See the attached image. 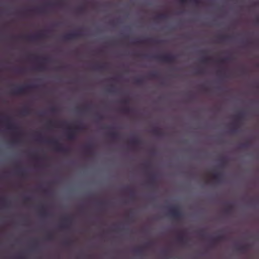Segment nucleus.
Segmentation results:
<instances>
[{"label":"nucleus","instance_id":"4c0bfd02","mask_svg":"<svg viewBox=\"0 0 259 259\" xmlns=\"http://www.w3.org/2000/svg\"><path fill=\"white\" fill-rule=\"evenodd\" d=\"M204 73L203 70L201 69H197L196 71V74H203Z\"/></svg>","mask_w":259,"mask_h":259},{"label":"nucleus","instance_id":"6e6552de","mask_svg":"<svg viewBox=\"0 0 259 259\" xmlns=\"http://www.w3.org/2000/svg\"><path fill=\"white\" fill-rule=\"evenodd\" d=\"M224 239L225 236L224 235H218L211 240L210 243V246L211 247H213L217 242L223 241Z\"/></svg>","mask_w":259,"mask_h":259},{"label":"nucleus","instance_id":"e433bc0d","mask_svg":"<svg viewBox=\"0 0 259 259\" xmlns=\"http://www.w3.org/2000/svg\"><path fill=\"white\" fill-rule=\"evenodd\" d=\"M46 238L48 240H53L54 239V236L52 234H49L47 235Z\"/></svg>","mask_w":259,"mask_h":259},{"label":"nucleus","instance_id":"a878e982","mask_svg":"<svg viewBox=\"0 0 259 259\" xmlns=\"http://www.w3.org/2000/svg\"><path fill=\"white\" fill-rule=\"evenodd\" d=\"M230 38V37L227 35H221L219 37V39L223 41L229 40Z\"/></svg>","mask_w":259,"mask_h":259},{"label":"nucleus","instance_id":"2f4dec72","mask_svg":"<svg viewBox=\"0 0 259 259\" xmlns=\"http://www.w3.org/2000/svg\"><path fill=\"white\" fill-rule=\"evenodd\" d=\"M211 60V59L208 57H205L201 60V62L204 63H207Z\"/></svg>","mask_w":259,"mask_h":259},{"label":"nucleus","instance_id":"79ce46f5","mask_svg":"<svg viewBox=\"0 0 259 259\" xmlns=\"http://www.w3.org/2000/svg\"><path fill=\"white\" fill-rule=\"evenodd\" d=\"M108 92H110V93H115V90H114V88L112 87L111 88L109 89L108 90Z\"/></svg>","mask_w":259,"mask_h":259},{"label":"nucleus","instance_id":"09e8293b","mask_svg":"<svg viewBox=\"0 0 259 259\" xmlns=\"http://www.w3.org/2000/svg\"><path fill=\"white\" fill-rule=\"evenodd\" d=\"M64 221L66 223H69L70 222V220L69 218H66L64 219Z\"/></svg>","mask_w":259,"mask_h":259},{"label":"nucleus","instance_id":"ea45409f","mask_svg":"<svg viewBox=\"0 0 259 259\" xmlns=\"http://www.w3.org/2000/svg\"><path fill=\"white\" fill-rule=\"evenodd\" d=\"M231 131L232 133H236L238 132V128H237V126H235V127H234L233 128H232Z\"/></svg>","mask_w":259,"mask_h":259},{"label":"nucleus","instance_id":"c9c22d12","mask_svg":"<svg viewBox=\"0 0 259 259\" xmlns=\"http://www.w3.org/2000/svg\"><path fill=\"white\" fill-rule=\"evenodd\" d=\"M79 111L80 112H88V111H89L90 110V107H86L84 108H82V109H78Z\"/></svg>","mask_w":259,"mask_h":259},{"label":"nucleus","instance_id":"13d9d810","mask_svg":"<svg viewBox=\"0 0 259 259\" xmlns=\"http://www.w3.org/2000/svg\"><path fill=\"white\" fill-rule=\"evenodd\" d=\"M62 228H67L68 227L67 226H62Z\"/></svg>","mask_w":259,"mask_h":259},{"label":"nucleus","instance_id":"0eeeda50","mask_svg":"<svg viewBox=\"0 0 259 259\" xmlns=\"http://www.w3.org/2000/svg\"><path fill=\"white\" fill-rule=\"evenodd\" d=\"M121 103L125 105V107L122 108V111L128 114L132 111V109L128 107L130 104V101L128 99H125L121 101Z\"/></svg>","mask_w":259,"mask_h":259},{"label":"nucleus","instance_id":"dca6fc26","mask_svg":"<svg viewBox=\"0 0 259 259\" xmlns=\"http://www.w3.org/2000/svg\"><path fill=\"white\" fill-rule=\"evenodd\" d=\"M131 144L134 146H138L141 144V141L138 138L132 139L131 142Z\"/></svg>","mask_w":259,"mask_h":259},{"label":"nucleus","instance_id":"052dcab7","mask_svg":"<svg viewBox=\"0 0 259 259\" xmlns=\"http://www.w3.org/2000/svg\"><path fill=\"white\" fill-rule=\"evenodd\" d=\"M131 196H133V192H132V191H131Z\"/></svg>","mask_w":259,"mask_h":259},{"label":"nucleus","instance_id":"c03bdc74","mask_svg":"<svg viewBox=\"0 0 259 259\" xmlns=\"http://www.w3.org/2000/svg\"><path fill=\"white\" fill-rule=\"evenodd\" d=\"M55 122H53L52 121H49L48 123V124L50 126H54Z\"/></svg>","mask_w":259,"mask_h":259},{"label":"nucleus","instance_id":"2eb2a0df","mask_svg":"<svg viewBox=\"0 0 259 259\" xmlns=\"http://www.w3.org/2000/svg\"><path fill=\"white\" fill-rule=\"evenodd\" d=\"M182 4H186L188 2H190L196 6H198L201 3V0H179Z\"/></svg>","mask_w":259,"mask_h":259},{"label":"nucleus","instance_id":"aec40b11","mask_svg":"<svg viewBox=\"0 0 259 259\" xmlns=\"http://www.w3.org/2000/svg\"><path fill=\"white\" fill-rule=\"evenodd\" d=\"M135 253L139 255L142 256L144 254V249L143 247H139L134 250Z\"/></svg>","mask_w":259,"mask_h":259},{"label":"nucleus","instance_id":"864d4df0","mask_svg":"<svg viewBox=\"0 0 259 259\" xmlns=\"http://www.w3.org/2000/svg\"><path fill=\"white\" fill-rule=\"evenodd\" d=\"M79 11H80V12H83V11H84V8H80L79 9Z\"/></svg>","mask_w":259,"mask_h":259},{"label":"nucleus","instance_id":"6e6d98bb","mask_svg":"<svg viewBox=\"0 0 259 259\" xmlns=\"http://www.w3.org/2000/svg\"><path fill=\"white\" fill-rule=\"evenodd\" d=\"M242 72L243 74H244L245 73V70L244 69H242Z\"/></svg>","mask_w":259,"mask_h":259},{"label":"nucleus","instance_id":"e2e57ef3","mask_svg":"<svg viewBox=\"0 0 259 259\" xmlns=\"http://www.w3.org/2000/svg\"><path fill=\"white\" fill-rule=\"evenodd\" d=\"M48 5V6H51L52 5H51V4H49Z\"/></svg>","mask_w":259,"mask_h":259},{"label":"nucleus","instance_id":"c756f323","mask_svg":"<svg viewBox=\"0 0 259 259\" xmlns=\"http://www.w3.org/2000/svg\"><path fill=\"white\" fill-rule=\"evenodd\" d=\"M244 116H245L244 113H243V112L240 113L239 114H238L237 115V120H242L244 118Z\"/></svg>","mask_w":259,"mask_h":259},{"label":"nucleus","instance_id":"f704fd0d","mask_svg":"<svg viewBox=\"0 0 259 259\" xmlns=\"http://www.w3.org/2000/svg\"><path fill=\"white\" fill-rule=\"evenodd\" d=\"M158 74L157 72H152L150 74L151 78H155L158 77Z\"/></svg>","mask_w":259,"mask_h":259},{"label":"nucleus","instance_id":"49530a36","mask_svg":"<svg viewBox=\"0 0 259 259\" xmlns=\"http://www.w3.org/2000/svg\"><path fill=\"white\" fill-rule=\"evenodd\" d=\"M24 200L25 202H28V201H30V197H26L24 198Z\"/></svg>","mask_w":259,"mask_h":259},{"label":"nucleus","instance_id":"423d86ee","mask_svg":"<svg viewBox=\"0 0 259 259\" xmlns=\"http://www.w3.org/2000/svg\"><path fill=\"white\" fill-rule=\"evenodd\" d=\"M45 37H46V36H45V34L39 33L37 35H33V36H24V38H25L28 40H35L36 39L45 38ZM16 37L20 38L23 37V36H17Z\"/></svg>","mask_w":259,"mask_h":259},{"label":"nucleus","instance_id":"20e7f679","mask_svg":"<svg viewBox=\"0 0 259 259\" xmlns=\"http://www.w3.org/2000/svg\"><path fill=\"white\" fill-rule=\"evenodd\" d=\"M35 88V86L34 85L21 86L13 90L12 93L14 95H22L26 92L27 89H31Z\"/></svg>","mask_w":259,"mask_h":259},{"label":"nucleus","instance_id":"8fccbe9b","mask_svg":"<svg viewBox=\"0 0 259 259\" xmlns=\"http://www.w3.org/2000/svg\"><path fill=\"white\" fill-rule=\"evenodd\" d=\"M200 235L201 236V237H202L204 238V237H205V234H204V233H202V232H201V233H200Z\"/></svg>","mask_w":259,"mask_h":259},{"label":"nucleus","instance_id":"4d7b16f0","mask_svg":"<svg viewBox=\"0 0 259 259\" xmlns=\"http://www.w3.org/2000/svg\"><path fill=\"white\" fill-rule=\"evenodd\" d=\"M18 71H19V72H22L23 69H19V70H18Z\"/></svg>","mask_w":259,"mask_h":259},{"label":"nucleus","instance_id":"bb28decb","mask_svg":"<svg viewBox=\"0 0 259 259\" xmlns=\"http://www.w3.org/2000/svg\"><path fill=\"white\" fill-rule=\"evenodd\" d=\"M40 210L41 215H42L43 217H47L48 215V214L45 211V208L43 206H41L40 207Z\"/></svg>","mask_w":259,"mask_h":259},{"label":"nucleus","instance_id":"7ed1b4c3","mask_svg":"<svg viewBox=\"0 0 259 259\" xmlns=\"http://www.w3.org/2000/svg\"><path fill=\"white\" fill-rule=\"evenodd\" d=\"M47 143L54 146L55 150L58 152L63 153H68L70 152V150L69 149L63 147L62 145L56 140H48L47 141Z\"/></svg>","mask_w":259,"mask_h":259},{"label":"nucleus","instance_id":"680f3d73","mask_svg":"<svg viewBox=\"0 0 259 259\" xmlns=\"http://www.w3.org/2000/svg\"><path fill=\"white\" fill-rule=\"evenodd\" d=\"M155 41L156 42H157V43H159V42H160V41Z\"/></svg>","mask_w":259,"mask_h":259},{"label":"nucleus","instance_id":"9b49d317","mask_svg":"<svg viewBox=\"0 0 259 259\" xmlns=\"http://www.w3.org/2000/svg\"><path fill=\"white\" fill-rule=\"evenodd\" d=\"M212 178L216 181L220 182L223 179V175L220 172H215L213 174Z\"/></svg>","mask_w":259,"mask_h":259},{"label":"nucleus","instance_id":"338daca9","mask_svg":"<svg viewBox=\"0 0 259 259\" xmlns=\"http://www.w3.org/2000/svg\"><path fill=\"white\" fill-rule=\"evenodd\" d=\"M203 89L204 90H205V88H203Z\"/></svg>","mask_w":259,"mask_h":259},{"label":"nucleus","instance_id":"f03ea898","mask_svg":"<svg viewBox=\"0 0 259 259\" xmlns=\"http://www.w3.org/2000/svg\"><path fill=\"white\" fill-rule=\"evenodd\" d=\"M169 215L177 220H180L183 217V213L177 206L172 207L169 209Z\"/></svg>","mask_w":259,"mask_h":259},{"label":"nucleus","instance_id":"f3484780","mask_svg":"<svg viewBox=\"0 0 259 259\" xmlns=\"http://www.w3.org/2000/svg\"><path fill=\"white\" fill-rule=\"evenodd\" d=\"M237 249L242 253L245 252L248 249V245H243L237 246Z\"/></svg>","mask_w":259,"mask_h":259},{"label":"nucleus","instance_id":"a18cd8bd","mask_svg":"<svg viewBox=\"0 0 259 259\" xmlns=\"http://www.w3.org/2000/svg\"><path fill=\"white\" fill-rule=\"evenodd\" d=\"M64 244L66 246H69L70 245V244H71V242L70 241H65L64 242Z\"/></svg>","mask_w":259,"mask_h":259},{"label":"nucleus","instance_id":"473e14b6","mask_svg":"<svg viewBox=\"0 0 259 259\" xmlns=\"http://www.w3.org/2000/svg\"><path fill=\"white\" fill-rule=\"evenodd\" d=\"M46 67H45V66L42 64H40V65H39L37 67V70H39V71H44L46 70Z\"/></svg>","mask_w":259,"mask_h":259},{"label":"nucleus","instance_id":"b1692460","mask_svg":"<svg viewBox=\"0 0 259 259\" xmlns=\"http://www.w3.org/2000/svg\"><path fill=\"white\" fill-rule=\"evenodd\" d=\"M147 41V40H140L137 39L133 41L132 43L135 45H141L145 44Z\"/></svg>","mask_w":259,"mask_h":259},{"label":"nucleus","instance_id":"cd10ccee","mask_svg":"<svg viewBox=\"0 0 259 259\" xmlns=\"http://www.w3.org/2000/svg\"><path fill=\"white\" fill-rule=\"evenodd\" d=\"M144 80L141 78H138L135 79V83L138 85H141L143 83Z\"/></svg>","mask_w":259,"mask_h":259},{"label":"nucleus","instance_id":"412c9836","mask_svg":"<svg viewBox=\"0 0 259 259\" xmlns=\"http://www.w3.org/2000/svg\"><path fill=\"white\" fill-rule=\"evenodd\" d=\"M30 112L31 109L28 107H24L21 111V114L24 115H29L30 114Z\"/></svg>","mask_w":259,"mask_h":259},{"label":"nucleus","instance_id":"f8f14e48","mask_svg":"<svg viewBox=\"0 0 259 259\" xmlns=\"http://www.w3.org/2000/svg\"><path fill=\"white\" fill-rule=\"evenodd\" d=\"M157 179L156 176L154 174H151L150 175L149 179V183L152 186H154L156 184Z\"/></svg>","mask_w":259,"mask_h":259},{"label":"nucleus","instance_id":"393cba45","mask_svg":"<svg viewBox=\"0 0 259 259\" xmlns=\"http://www.w3.org/2000/svg\"><path fill=\"white\" fill-rule=\"evenodd\" d=\"M106 68V65H96L95 66V69L98 71H102L104 70Z\"/></svg>","mask_w":259,"mask_h":259},{"label":"nucleus","instance_id":"7c9ffc66","mask_svg":"<svg viewBox=\"0 0 259 259\" xmlns=\"http://www.w3.org/2000/svg\"><path fill=\"white\" fill-rule=\"evenodd\" d=\"M250 145L249 142H246L245 143L242 144L240 145V148L242 149H245L249 147Z\"/></svg>","mask_w":259,"mask_h":259},{"label":"nucleus","instance_id":"3c124183","mask_svg":"<svg viewBox=\"0 0 259 259\" xmlns=\"http://www.w3.org/2000/svg\"><path fill=\"white\" fill-rule=\"evenodd\" d=\"M145 166L146 168H149L150 167V164L148 163H146Z\"/></svg>","mask_w":259,"mask_h":259},{"label":"nucleus","instance_id":"ddd939ff","mask_svg":"<svg viewBox=\"0 0 259 259\" xmlns=\"http://www.w3.org/2000/svg\"><path fill=\"white\" fill-rule=\"evenodd\" d=\"M151 133L153 135L157 136H161L163 135V133L161 129L154 127L151 131Z\"/></svg>","mask_w":259,"mask_h":259},{"label":"nucleus","instance_id":"5fc2aeb1","mask_svg":"<svg viewBox=\"0 0 259 259\" xmlns=\"http://www.w3.org/2000/svg\"><path fill=\"white\" fill-rule=\"evenodd\" d=\"M98 118L99 119H101L102 118V117H101V116H98Z\"/></svg>","mask_w":259,"mask_h":259},{"label":"nucleus","instance_id":"bf43d9fd","mask_svg":"<svg viewBox=\"0 0 259 259\" xmlns=\"http://www.w3.org/2000/svg\"><path fill=\"white\" fill-rule=\"evenodd\" d=\"M166 253H167V251H163V253H164V254H165V255H166Z\"/></svg>","mask_w":259,"mask_h":259},{"label":"nucleus","instance_id":"4468645a","mask_svg":"<svg viewBox=\"0 0 259 259\" xmlns=\"http://www.w3.org/2000/svg\"><path fill=\"white\" fill-rule=\"evenodd\" d=\"M109 137L113 141H116L119 139V135L116 132H110L108 133Z\"/></svg>","mask_w":259,"mask_h":259},{"label":"nucleus","instance_id":"a211bd4d","mask_svg":"<svg viewBox=\"0 0 259 259\" xmlns=\"http://www.w3.org/2000/svg\"><path fill=\"white\" fill-rule=\"evenodd\" d=\"M226 205L227 207L225 209V212L227 214L231 213L233 210V206L229 203H226Z\"/></svg>","mask_w":259,"mask_h":259},{"label":"nucleus","instance_id":"9d476101","mask_svg":"<svg viewBox=\"0 0 259 259\" xmlns=\"http://www.w3.org/2000/svg\"><path fill=\"white\" fill-rule=\"evenodd\" d=\"M67 139L70 141H73L76 139L75 130H69L67 134Z\"/></svg>","mask_w":259,"mask_h":259},{"label":"nucleus","instance_id":"1a4fd4ad","mask_svg":"<svg viewBox=\"0 0 259 259\" xmlns=\"http://www.w3.org/2000/svg\"><path fill=\"white\" fill-rule=\"evenodd\" d=\"M178 241L183 244H186L187 242V238L184 235L183 232L179 234L177 237Z\"/></svg>","mask_w":259,"mask_h":259},{"label":"nucleus","instance_id":"5701e85b","mask_svg":"<svg viewBox=\"0 0 259 259\" xmlns=\"http://www.w3.org/2000/svg\"><path fill=\"white\" fill-rule=\"evenodd\" d=\"M93 146L92 144H88L84 146V149L86 150L88 154H90L91 153V150H92Z\"/></svg>","mask_w":259,"mask_h":259},{"label":"nucleus","instance_id":"4be33fe9","mask_svg":"<svg viewBox=\"0 0 259 259\" xmlns=\"http://www.w3.org/2000/svg\"><path fill=\"white\" fill-rule=\"evenodd\" d=\"M167 17V15L165 14H161L156 16L155 19L157 20H165Z\"/></svg>","mask_w":259,"mask_h":259},{"label":"nucleus","instance_id":"0e129e2a","mask_svg":"<svg viewBox=\"0 0 259 259\" xmlns=\"http://www.w3.org/2000/svg\"><path fill=\"white\" fill-rule=\"evenodd\" d=\"M44 61H47V60L46 59H44Z\"/></svg>","mask_w":259,"mask_h":259},{"label":"nucleus","instance_id":"c85d7f7f","mask_svg":"<svg viewBox=\"0 0 259 259\" xmlns=\"http://www.w3.org/2000/svg\"><path fill=\"white\" fill-rule=\"evenodd\" d=\"M17 174L23 177H25L26 176L25 171L22 169H18L17 170Z\"/></svg>","mask_w":259,"mask_h":259},{"label":"nucleus","instance_id":"39448f33","mask_svg":"<svg viewBox=\"0 0 259 259\" xmlns=\"http://www.w3.org/2000/svg\"><path fill=\"white\" fill-rule=\"evenodd\" d=\"M82 34L80 32H74L64 35L62 38L65 40H69L79 38L82 36Z\"/></svg>","mask_w":259,"mask_h":259},{"label":"nucleus","instance_id":"58836bf2","mask_svg":"<svg viewBox=\"0 0 259 259\" xmlns=\"http://www.w3.org/2000/svg\"><path fill=\"white\" fill-rule=\"evenodd\" d=\"M221 161H222L221 166H222L225 165L227 163V161L226 160V159L225 158L222 159Z\"/></svg>","mask_w":259,"mask_h":259},{"label":"nucleus","instance_id":"69168bd1","mask_svg":"<svg viewBox=\"0 0 259 259\" xmlns=\"http://www.w3.org/2000/svg\"><path fill=\"white\" fill-rule=\"evenodd\" d=\"M61 68L62 67H58V69H61Z\"/></svg>","mask_w":259,"mask_h":259},{"label":"nucleus","instance_id":"a19ab883","mask_svg":"<svg viewBox=\"0 0 259 259\" xmlns=\"http://www.w3.org/2000/svg\"><path fill=\"white\" fill-rule=\"evenodd\" d=\"M229 60H230V58H225V59L220 60V62L222 63H224L226 61Z\"/></svg>","mask_w":259,"mask_h":259},{"label":"nucleus","instance_id":"603ef678","mask_svg":"<svg viewBox=\"0 0 259 259\" xmlns=\"http://www.w3.org/2000/svg\"><path fill=\"white\" fill-rule=\"evenodd\" d=\"M151 243L150 242L147 243L146 244V247H149L151 245Z\"/></svg>","mask_w":259,"mask_h":259},{"label":"nucleus","instance_id":"37998d69","mask_svg":"<svg viewBox=\"0 0 259 259\" xmlns=\"http://www.w3.org/2000/svg\"><path fill=\"white\" fill-rule=\"evenodd\" d=\"M12 143L14 144H17L19 143V141L17 139H14L12 141Z\"/></svg>","mask_w":259,"mask_h":259},{"label":"nucleus","instance_id":"f257e3e1","mask_svg":"<svg viewBox=\"0 0 259 259\" xmlns=\"http://www.w3.org/2000/svg\"><path fill=\"white\" fill-rule=\"evenodd\" d=\"M154 59L162 62L172 64L176 62V57L174 55L167 54L164 55H155L152 57Z\"/></svg>","mask_w":259,"mask_h":259},{"label":"nucleus","instance_id":"6ab92c4d","mask_svg":"<svg viewBox=\"0 0 259 259\" xmlns=\"http://www.w3.org/2000/svg\"><path fill=\"white\" fill-rule=\"evenodd\" d=\"M7 128L8 130L12 131H16L18 129L17 126L9 121H8L7 122Z\"/></svg>","mask_w":259,"mask_h":259},{"label":"nucleus","instance_id":"de8ad7c7","mask_svg":"<svg viewBox=\"0 0 259 259\" xmlns=\"http://www.w3.org/2000/svg\"><path fill=\"white\" fill-rule=\"evenodd\" d=\"M51 111L53 113H55L57 111V109L55 107H52L51 109Z\"/></svg>","mask_w":259,"mask_h":259},{"label":"nucleus","instance_id":"72a5a7b5","mask_svg":"<svg viewBox=\"0 0 259 259\" xmlns=\"http://www.w3.org/2000/svg\"><path fill=\"white\" fill-rule=\"evenodd\" d=\"M84 129V127L81 125H77L75 126V130L78 131H82Z\"/></svg>","mask_w":259,"mask_h":259}]
</instances>
